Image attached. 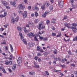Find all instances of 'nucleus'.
Instances as JSON below:
<instances>
[{
	"mask_svg": "<svg viewBox=\"0 0 77 77\" xmlns=\"http://www.w3.org/2000/svg\"><path fill=\"white\" fill-rule=\"evenodd\" d=\"M64 26L65 27H67L68 29H71L75 33H76V32H77V29L76 27H74L73 26H71V24L66 22L64 23Z\"/></svg>",
	"mask_w": 77,
	"mask_h": 77,
	"instance_id": "obj_1",
	"label": "nucleus"
},
{
	"mask_svg": "<svg viewBox=\"0 0 77 77\" xmlns=\"http://www.w3.org/2000/svg\"><path fill=\"white\" fill-rule=\"evenodd\" d=\"M38 28L40 30H41V29H45V25L44 24V22H40L39 25L38 26Z\"/></svg>",
	"mask_w": 77,
	"mask_h": 77,
	"instance_id": "obj_2",
	"label": "nucleus"
},
{
	"mask_svg": "<svg viewBox=\"0 0 77 77\" xmlns=\"http://www.w3.org/2000/svg\"><path fill=\"white\" fill-rule=\"evenodd\" d=\"M28 36H29L30 38H32V37H35V34H34V33L32 32H31L29 33H28L27 34Z\"/></svg>",
	"mask_w": 77,
	"mask_h": 77,
	"instance_id": "obj_3",
	"label": "nucleus"
},
{
	"mask_svg": "<svg viewBox=\"0 0 77 77\" xmlns=\"http://www.w3.org/2000/svg\"><path fill=\"white\" fill-rule=\"evenodd\" d=\"M27 12L26 11H24V13L22 14V15L23 18H26L27 17Z\"/></svg>",
	"mask_w": 77,
	"mask_h": 77,
	"instance_id": "obj_4",
	"label": "nucleus"
},
{
	"mask_svg": "<svg viewBox=\"0 0 77 77\" xmlns=\"http://www.w3.org/2000/svg\"><path fill=\"white\" fill-rule=\"evenodd\" d=\"M10 3L11 5H12V6H13L14 7H16L17 6V5L16 4V3H15V2L11 1L10 2Z\"/></svg>",
	"mask_w": 77,
	"mask_h": 77,
	"instance_id": "obj_5",
	"label": "nucleus"
},
{
	"mask_svg": "<svg viewBox=\"0 0 77 77\" xmlns=\"http://www.w3.org/2000/svg\"><path fill=\"white\" fill-rule=\"evenodd\" d=\"M58 5L60 8H62L63 5V2H59Z\"/></svg>",
	"mask_w": 77,
	"mask_h": 77,
	"instance_id": "obj_6",
	"label": "nucleus"
},
{
	"mask_svg": "<svg viewBox=\"0 0 77 77\" xmlns=\"http://www.w3.org/2000/svg\"><path fill=\"white\" fill-rule=\"evenodd\" d=\"M18 7L20 9H24V8H25V6L24 5H23L22 4H20L19 5Z\"/></svg>",
	"mask_w": 77,
	"mask_h": 77,
	"instance_id": "obj_7",
	"label": "nucleus"
},
{
	"mask_svg": "<svg viewBox=\"0 0 77 77\" xmlns=\"http://www.w3.org/2000/svg\"><path fill=\"white\" fill-rule=\"evenodd\" d=\"M33 66L34 68H39V65L36 64V63L35 62H34V64L33 65Z\"/></svg>",
	"mask_w": 77,
	"mask_h": 77,
	"instance_id": "obj_8",
	"label": "nucleus"
},
{
	"mask_svg": "<svg viewBox=\"0 0 77 77\" xmlns=\"http://www.w3.org/2000/svg\"><path fill=\"white\" fill-rule=\"evenodd\" d=\"M17 60L18 63H21L22 62V59L21 57L19 58Z\"/></svg>",
	"mask_w": 77,
	"mask_h": 77,
	"instance_id": "obj_9",
	"label": "nucleus"
},
{
	"mask_svg": "<svg viewBox=\"0 0 77 77\" xmlns=\"http://www.w3.org/2000/svg\"><path fill=\"white\" fill-rule=\"evenodd\" d=\"M47 14H48V12H47V11H45V13L42 14V16L44 18H45Z\"/></svg>",
	"mask_w": 77,
	"mask_h": 77,
	"instance_id": "obj_10",
	"label": "nucleus"
},
{
	"mask_svg": "<svg viewBox=\"0 0 77 77\" xmlns=\"http://www.w3.org/2000/svg\"><path fill=\"white\" fill-rule=\"evenodd\" d=\"M29 75H34L35 74V72L34 71H32L31 72H29Z\"/></svg>",
	"mask_w": 77,
	"mask_h": 77,
	"instance_id": "obj_11",
	"label": "nucleus"
},
{
	"mask_svg": "<svg viewBox=\"0 0 77 77\" xmlns=\"http://www.w3.org/2000/svg\"><path fill=\"white\" fill-rule=\"evenodd\" d=\"M16 68H17V65H16V64H14L12 67V70L14 71V70L16 69Z\"/></svg>",
	"mask_w": 77,
	"mask_h": 77,
	"instance_id": "obj_12",
	"label": "nucleus"
},
{
	"mask_svg": "<svg viewBox=\"0 0 77 77\" xmlns=\"http://www.w3.org/2000/svg\"><path fill=\"white\" fill-rule=\"evenodd\" d=\"M2 4L4 6H6L8 5V3L5 1L2 2Z\"/></svg>",
	"mask_w": 77,
	"mask_h": 77,
	"instance_id": "obj_13",
	"label": "nucleus"
},
{
	"mask_svg": "<svg viewBox=\"0 0 77 77\" xmlns=\"http://www.w3.org/2000/svg\"><path fill=\"white\" fill-rule=\"evenodd\" d=\"M45 5L46 6H49L50 5V2H45Z\"/></svg>",
	"mask_w": 77,
	"mask_h": 77,
	"instance_id": "obj_14",
	"label": "nucleus"
},
{
	"mask_svg": "<svg viewBox=\"0 0 77 77\" xmlns=\"http://www.w3.org/2000/svg\"><path fill=\"white\" fill-rule=\"evenodd\" d=\"M53 71L54 72H61V70H57L56 69H54Z\"/></svg>",
	"mask_w": 77,
	"mask_h": 77,
	"instance_id": "obj_15",
	"label": "nucleus"
},
{
	"mask_svg": "<svg viewBox=\"0 0 77 77\" xmlns=\"http://www.w3.org/2000/svg\"><path fill=\"white\" fill-rule=\"evenodd\" d=\"M19 20V16H17L15 18V21L17 22H18V20Z\"/></svg>",
	"mask_w": 77,
	"mask_h": 77,
	"instance_id": "obj_16",
	"label": "nucleus"
},
{
	"mask_svg": "<svg viewBox=\"0 0 77 77\" xmlns=\"http://www.w3.org/2000/svg\"><path fill=\"white\" fill-rule=\"evenodd\" d=\"M29 24L30 26H31V27H32L33 26V25H34V24L33 23V22H29Z\"/></svg>",
	"mask_w": 77,
	"mask_h": 77,
	"instance_id": "obj_17",
	"label": "nucleus"
},
{
	"mask_svg": "<svg viewBox=\"0 0 77 77\" xmlns=\"http://www.w3.org/2000/svg\"><path fill=\"white\" fill-rule=\"evenodd\" d=\"M11 23H13V24H14V23H15V20H14V19L12 18L11 20Z\"/></svg>",
	"mask_w": 77,
	"mask_h": 77,
	"instance_id": "obj_18",
	"label": "nucleus"
},
{
	"mask_svg": "<svg viewBox=\"0 0 77 77\" xmlns=\"http://www.w3.org/2000/svg\"><path fill=\"white\" fill-rule=\"evenodd\" d=\"M61 35H62L61 33L60 32H59L58 33V35H57L56 37H60V36H61Z\"/></svg>",
	"mask_w": 77,
	"mask_h": 77,
	"instance_id": "obj_19",
	"label": "nucleus"
},
{
	"mask_svg": "<svg viewBox=\"0 0 77 77\" xmlns=\"http://www.w3.org/2000/svg\"><path fill=\"white\" fill-rule=\"evenodd\" d=\"M23 11H21L20 10L19 11H18V14H21L22 15H23Z\"/></svg>",
	"mask_w": 77,
	"mask_h": 77,
	"instance_id": "obj_20",
	"label": "nucleus"
},
{
	"mask_svg": "<svg viewBox=\"0 0 77 77\" xmlns=\"http://www.w3.org/2000/svg\"><path fill=\"white\" fill-rule=\"evenodd\" d=\"M54 60H56V61H58L59 60L60 61V58H59V57L58 58H54Z\"/></svg>",
	"mask_w": 77,
	"mask_h": 77,
	"instance_id": "obj_21",
	"label": "nucleus"
},
{
	"mask_svg": "<svg viewBox=\"0 0 77 77\" xmlns=\"http://www.w3.org/2000/svg\"><path fill=\"white\" fill-rule=\"evenodd\" d=\"M23 29L24 30L25 33H26V32H28V31L26 29V27H23Z\"/></svg>",
	"mask_w": 77,
	"mask_h": 77,
	"instance_id": "obj_22",
	"label": "nucleus"
},
{
	"mask_svg": "<svg viewBox=\"0 0 77 77\" xmlns=\"http://www.w3.org/2000/svg\"><path fill=\"white\" fill-rule=\"evenodd\" d=\"M11 47V52H12L14 51V49H13V47H12V46L11 45H10Z\"/></svg>",
	"mask_w": 77,
	"mask_h": 77,
	"instance_id": "obj_23",
	"label": "nucleus"
},
{
	"mask_svg": "<svg viewBox=\"0 0 77 77\" xmlns=\"http://www.w3.org/2000/svg\"><path fill=\"white\" fill-rule=\"evenodd\" d=\"M41 8L42 10H44L45 9V5H43L42 6Z\"/></svg>",
	"mask_w": 77,
	"mask_h": 77,
	"instance_id": "obj_24",
	"label": "nucleus"
},
{
	"mask_svg": "<svg viewBox=\"0 0 77 77\" xmlns=\"http://www.w3.org/2000/svg\"><path fill=\"white\" fill-rule=\"evenodd\" d=\"M51 35L52 36H56V33L53 32L52 33Z\"/></svg>",
	"mask_w": 77,
	"mask_h": 77,
	"instance_id": "obj_25",
	"label": "nucleus"
},
{
	"mask_svg": "<svg viewBox=\"0 0 77 77\" xmlns=\"http://www.w3.org/2000/svg\"><path fill=\"white\" fill-rule=\"evenodd\" d=\"M5 64L6 65H8L9 64V61L8 60H6L5 61Z\"/></svg>",
	"mask_w": 77,
	"mask_h": 77,
	"instance_id": "obj_26",
	"label": "nucleus"
},
{
	"mask_svg": "<svg viewBox=\"0 0 77 77\" xmlns=\"http://www.w3.org/2000/svg\"><path fill=\"white\" fill-rule=\"evenodd\" d=\"M39 22V20H38V19H35L34 20V23H38Z\"/></svg>",
	"mask_w": 77,
	"mask_h": 77,
	"instance_id": "obj_27",
	"label": "nucleus"
},
{
	"mask_svg": "<svg viewBox=\"0 0 77 77\" xmlns=\"http://www.w3.org/2000/svg\"><path fill=\"white\" fill-rule=\"evenodd\" d=\"M23 41L24 44H25V45H26V44H27V42H26V40H25V39H23Z\"/></svg>",
	"mask_w": 77,
	"mask_h": 77,
	"instance_id": "obj_28",
	"label": "nucleus"
},
{
	"mask_svg": "<svg viewBox=\"0 0 77 77\" xmlns=\"http://www.w3.org/2000/svg\"><path fill=\"white\" fill-rule=\"evenodd\" d=\"M55 21H56V20H55V19H52L51 20L52 23H55Z\"/></svg>",
	"mask_w": 77,
	"mask_h": 77,
	"instance_id": "obj_29",
	"label": "nucleus"
},
{
	"mask_svg": "<svg viewBox=\"0 0 77 77\" xmlns=\"http://www.w3.org/2000/svg\"><path fill=\"white\" fill-rule=\"evenodd\" d=\"M72 26H74L75 27H76L77 26V23H72Z\"/></svg>",
	"mask_w": 77,
	"mask_h": 77,
	"instance_id": "obj_30",
	"label": "nucleus"
},
{
	"mask_svg": "<svg viewBox=\"0 0 77 77\" xmlns=\"http://www.w3.org/2000/svg\"><path fill=\"white\" fill-rule=\"evenodd\" d=\"M8 64H9L10 65H12V62L11 61H9Z\"/></svg>",
	"mask_w": 77,
	"mask_h": 77,
	"instance_id": "obj_31",
	"label": "nucleus"
},
{
	"mask_svg": "<svg viewBox=\"0 0 77 77\" xmlns=\"http://www.w3.org/2000/svg\"><path fill=\"white\" fill-rule=\"evenodd\" d=\"M77 41V36L75 37V38L73 39V41Z\"/></svg>",
	"mask_w": 77,
	"mask_h": 77,
	"instance_id": "obj_32",
	"label": "nucleus"
},
{
	"mask_svg": "<svg viewBox=\"0 0 77 77\" xmlns=\"http://www.w3.org/2000/svg\"><path fill=\"white\" fill-rule=\"evenodd\" d=\"M35 17H38V13L37 12L35 11Z\"/></svg>",
	"mask_w": 77,
	"mask_h": 77,
	"instance_id": "obj_33",
	"label": "nucleus"
},
{
	"mask_svg": "<svg viewBox=\"0 0 77 77\" xmlns=\"http://www.w3.org/2000/svg\"><path fill=\"white\" fill-rule=\"evenodd\" d=\"M17 30H20V31H21V28L20 27H17Z\"/></svg>",
	"mask_w": 77,
	"mask_h": 77,
	"instance_id": "obj_34",
	"label": "nucleus"
},
{
	"mask_svg": "<svg viewBox=\"0 0 77 77\" xmlns=\"http://www.w3.org/2000/svg\"><path fill=\"white\" fill-rule=\"evenodd\" d=\"M28 45H29V48H31V47H32V46H33L32 44L30 43H29Z\"/></svg>",
	"mask_w": 77,
	"mask_h": 77,
	"instance_id": "obj_35",
	"label": "nucleus"
},
{
	"mask_svg": "<svg viewBox=\"0 0 77 77\" xmlns=\"http://www.w3.org/2000/svg\"><path fill=\"white\" fill-rule=\"evenodd\" d=\"M34 40H35V41H38V38H36V36L34 37Z\"/></svg>",
	"mask_w": 77,
	"mask_h": 77,
	"instance_id": "obj_36",
	"label": "nucleus"
},
{
	"mask_svg": "<svg viewBox=\"0 0 77 77\" xmlns=\"http://www.w3.org/2000/svg\"><path fill=\"white\" fill-rule=\"evenodd\" d=\"M28 9L29 11H30L31 10V6H29L28 7Z\"/></svg>",
	"mask_w": 77,
	"mask_h": 77,
	"instance_id": "obj_37",
	"label": "nucleus"
},
{
	"mask_svg": "<svg viewBox=\"0 0 77 77\" xmlns=\"http://www.w3.org/2000/svg\"><path fill=\"white\" fill-rule=\"evenodd\" d=\"M50 23V20H47L46 21V23L47 24H49Z\"/></svg>",
	"mask_w": 77,
	"mask_h": 77,
	"instance_id": "obj_38",
	"label": "nucleus"
},
{
	"mask_svg": "<svg viewBox=\"0 0 77 77\" xmlns=\"http://www.w3.org/2000/svg\"><path fill=\"white\" fill-rule=\"evenodd\" d=\"M67 18H68L67 16H64L63 19V20H65V19H67Z\"/></svg>",
	"mask_w": 77,
	"mask_h": 77,
	"instance_id": "obj_39",
	"label": "nucleus"
},
{
	"mask_svg": "<svg viewBox=\"0 0 77 77\" xmlns=\"http://www.w3.org/2000/svg\"><path fill=\"white\" fill-rule=\"evenodd\" d=\"M54 54H57V50H55L54 51Z\"/></svg>",
	"mask_w": 77,
	"mask_h": 77,
	"instance_id": "obj_40",
	"label": "nucleus"
},
{
	"mask_svg": "<svg viewBox=\"0 0 77 77\" xmlns=\"http://www.w3.org/2000/svg\"><path fill=\"white\" fill-rule=\"evenodd\" d=\"M43 39V40H44V41H47V40H48V38L45 37V38H44Z\"/></svg>",
	"mask_w": 77,
	"mask_h": 77,
	"instance_id": "obj_41",
	"label": "nucleus"
},
{
	"mask_svg": "<svg viewBox=\"0 0 77 77\" xmlns=\"http://www.w3.org/2000/svg\"><path fill=\"white\" fill-rule=\"evenodd\" d=\"M8 25H4V27L5 28V29H6V28H7V27H8Z\"/></svg>",
	"mask_w": 77,
	"mask_h": 77,
	"instance_id": "obj_42",
	"label": "nucleus"
},
{
	"mask_svg": "<svg viewBox=\"0 0 77 77\" xmlns=\"http://www.w3.org/2000/svg\"><path fill=\"white\" fill-rule=\"evenodd\" d=\"M72 7L73 8H75V6L74 5H73V4H72Z\"/></svg>",
	"mask_w": 77,
	"mask_h": 77,
	"instance_id": "obj_43",
	"label": "nucleus"
},
{
	"mask_svg": "<svg viewBox=\"0 0 77 77\" xmlns=\"http://www.w3.org/2000/svg\"><path fill=\"white\" fill-rule=\"evenodd\" d=\"M68 53L69 54V55H71V54H71V52L70 51H68Z\"/></svg>",
	"mask_w": 77,
	"mask_h": 77,
	"instance_id": "obj_44",
	"label": "nucleus"
},
{
	"mask_svg": "<svg viewBox=\"0 0 77 77\" xmlns=\"http://www.w3.org/2000/svg\"><path fill=\"white\" fill-rule=\"evenodd\" d=\"M45 72L46 75H49V73H48V71H46Z\"/></svg>",
	"mask_w": 77,
	"mask_h": 77,
	"instance_id": "obj_45",
	"label": "nucleus"
},
{
	"mask_svg": "<svg viewBox=\"0 0 77 77\" xmlns=\"http://www.w3.org/2000/svg\"><path fill=\"white\" fill-rule=\"evenodd\" d=\"M7 15V13H6V12H4V17H6V16Z\"/></svg>",
	"mask_w": 77,
	"mask_h": 77,
	"instance_id": "obj_46",
	"label": "nucleus"
},
{
	"mask_svg": "<svg viewBox=\"0 0 77 77\" xmlns=\"http://www.w3.org/2000/svg\"><path fill=\"white\" fill-rule=\"evenodd\" d=\"M50 9H51V10H52V9H53V6H51L50 7Z\"/></svg>",
	"mask_w": 77,
	"mask_h": 77,
	"instance_id": "obj_47",
	"label": "nucleus"
},
{
	"mask_svg": "<svg viewBox=\"0 0 77 77\" xmlns=\"http://www.w3.org/2000/svg\"><path fill=\"white\" fill-rule=\"evenodd\" d=\"M1 44H6V42H1Z\"/></svg>",
	"mask_w": 77,
	"mask_h": 77,
	"instance_id": "obj_48",
	"label": "nucleus"
},
{
	"mask_svg": "<svg viewBox=\"0 0 77 77\" xmlns=\"http://www.w3.org/2000/svg\"><path fill=\"white\" fill-rule=\"evenodd\" d=\"M40 49V48H39V47L38 46L37 48V51H39Z\"/></svg>",
	"mask_w": 77,
	"mask_h": 77,
	"instance_id": "obj_49",
	"label": "nucleus"
},
{
	"mask_svg": "<svg viewBox=\"0 0 77 77\" xmlns=\"http://www.w3.org/2000/svg\"><path fill=\"white\" fill-rule=\"evenodd\" d=\"M50 2L51 3H54V0H50Z\"/></svg>",
	"mask_w": 77,
	"mask_h": 77,
	"instance_id": "obj_50",
	"label": "nucleus"
},
{
	"mask_svg": "<svg viewBox=\"0 0 77 77\" xmlns=\"http://www.w3.org/2000/svg\"><path fill=\"white\" fill-rule=\"evenodd\" d=\"M2 71H3V72H4V73H5L6 72V71H5V69H2Z\"/></svg>",
	"mask_w": 77,
	"mask_h": 77,
	"instance_id": "obj_51",
	"label": "nucleus"
},
{
	"mask_svg": "<svg viewBox=\"0 0 77 77\" xmlns=\"http://www.w3.org/2000/svg\"><path fill=\"white\" fill-rule=\"evenodd\" d=\"M8 69L10 72H12V70H11V68H8Z\"/></svg>",
	"mask_w": 77,
	"mask_h": 77,
	"instance_id": "obj_52",
	"label": "nucleus"
},
{
	"mask_svg": "<svg viewBox=\"0 0 77 77\" xmlns=\"http://www.w3.org/2000/svg\"><path fill=\"white\" fill-rule=\"evenodd\" d=\"M35 10L36 11H39V8L36 7H35Z\"/></svg>",
	"mask_w": 77,
	"mask_h": 77,
	"instance_id": "obj_53",
	"label": "nucleus"
},
{
	"mask_svg": "<svg viewBox=\"0 0 77 77\" xmlns=\"http://www.w3.org/2000/svg\"><path fill=\"white\" fill-rule=\"evenodd\" d=\"M39 39H40L41 41H42L43 39V37H41L39 36Z\"/></svg>",
	"mask_w": 77,
	"mask_h": 77,
	"instance_id": "obj_54",
	"label": "nucleus"
},
{
	"mask_svg": "<svg viewBox=\"0 0 77 77\" xmlns=\"http://www.w3.org/2000/svg\"><path fill=\"white\" fill-rule=\"evenodd\" d=\"M19 35L20 36V37L23 36V34H22V33L21 32L19 33Z\"/></svg>",
	"mask_w": 77,
	"mask_h": 77,
	"instance_id": "obj_55",
	"label": "nucleus"
},
{
	"mask_svg": "<svg viewBox=\"0 0 77 77\" xmlns=\"http://www.w3.org/2000/svg\"><path fill=\"white\" fill-rule=\"evenodd\" d=\"M0 17L1 18H3V17H5L4 16V15H3L2 14H1L0 15Z\"/></svg>",
	"mask_w": 77,
	"mask_h": 77,
	"instance_id": "obj_56",
	"label": "nucleus"
},
{
	"mask_svg": "<svg viewBox=\"0 0 77 77\" xmlns=\"http://www.w3.org/2000/svg\"><path fill=\"white\" fill-rule=\"evenodd\" d=\"M41 56V54L40 53L37 54V56Z\"/></svg>",
	"mask_w": 77,
	"mask_h": 77,
	"instance_id": "obj_57",
	"label": "nucleus"
},
{
	"mask_svg": "<svg viewBox=\"0 0 77 77\" xmlns=\"http://www.w3.org/2000/svg\"><path fill=\"white\" fill-rule=\"evenodd\" d=\"M27 68V69H32V67L30 66H28Z\"/></svg>",
	"mask_w": 77,
	"mask_h": 77,
	"instance_id": "obj_58",
	"label": "nucleus"
},
{
	"mask_svg": "<svg viewBox=\"0 0 77 77\" xmlns=\"http://www.w3.org/2000/svg\"><path fill=\"white\" fill-rule=\"evenodd\" d=\"M6 9H10V7L8 6H6Z\"/></svg>",
	"mask_w": 77,
	"mask_h": 77,
	"instance_id": "obj_59",
	"label": "nucleus"
},
{
	"mask_svg": "<svg viewBox=\"0 0 77 77\" xmlns=\"http://www.w3.org/2000/svg\"><path fill=\"white\" fill-rule=\"evenodd\" d=\"M60 61H61L62 63H64V62H65V61L63 59H62Z\"/></svg>",
	"mask_w": 77,
	"mask_h": 77,
	"instance_id": "obj_60",
	"label": "nucleus"
},
{
	"mask_svg": "<svg viewBox=\"0 0 77 77\" xmlns=\"http://www.w3.org/2000/svg\"><path fill=\"white\" fill-rule=\"evenodd\" d=\"M39 51L40 52V53H43L44 52V51L42 49H41L39 50Z\"/></svg>",
	"mask_w": 77,
	"mask_h": 77,
	"instance_id": "obj_61",
	"label": "nucleus"
},
{
	"mask_svg": "<svg viewBox=\"0 0 77 77\" xmlns=\"http://www.w3.org/2000/svg\"><path fill=\"white\" fill-rule=\"evenodd\" d=\"M13 15H14V17H16V16H17V13H13Z\"/></svg>",
	"mask_w": 77,
	"mask_h": 77,
	"instance_id": "obj_62",
	"label": "nucleus"
},
{
	"mask_svg": "<svg viewBox=\"0 0 77 77\" xmlns=\"http://www.w3.org/2000/svg\"><path fill=\"white\" fill-rule=\"evenodd\" d=\"M38 57H35L34 58V59L35 60H37V59Z\"/></svg>",
	"mask_w": 77,
	"mask_h": 77,
	"instance_id": "obj_63",
	"label": "nucleus"
},
{
	"mask_svg": "<svg viewBox=\"0 0 77 77\" xmlns=\"http://www.w3.org/2000/svg\"><path fill=\"white\" fill-rule=\"evenodd\" d=\"M74 73L75 75H77V71H75Z\"/></svg>",
	"mask_w": 77,
	"mask_h": 77,
	"instance_id": "obj_64",
	"label": "nucleus"
}]
</instances>
